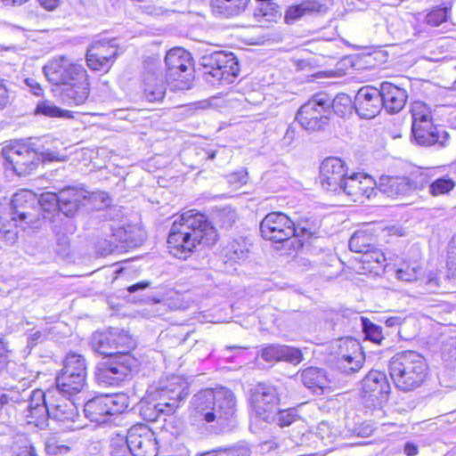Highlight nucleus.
I'll use <instances>...</instances> for the list:
<instances>
[{
    "instance_id": "obj_1",
    "label": "nucleus",
    "mask_w": 456,
    "mask_h": 456,
    "mask_svg": "<svg viewBox=\"0 0 456 456\" xmlns=\"http://www.w3.org/2000/svg\"><path fill=\"white\" fill-rule=\"evenodd\" d=\"M217 240L216 228L207 216L188 210L175 219L169 231V252L179 259H187L198 245H213Z\"/></svg>"
},
{
    "instance_id": "obj_2",
    "label": "nucleus",
    "mask_w": 456,
    "mask_h": 456,
    "mask_svg": "<svg viewBox=\"0 0 456 456\" xmlns=\"http://www.w3.org/2000/svg\"><path fill=\"white\" fill-rule=\"evenodd\" d=\"M189 395V383L180 376H171L150 387L139 406L140 415L147 421H156L161 414L174 413Z\"/></svg>"
},
{
    "instance_id": "obj_3",
    "label": "nucleus",
    "mask_w": 456,
    "mask_h": 456,
    "mask_svg": "<svg viewBox=\"0 0 456 456\" xmlns=\"http://www.w3.org/2000/svg\"><path fill=\"white\" fill-rule=\"evenodd\" d=\"M388 369L395 387L404 392L420 387L428 373L425 358L416 351L395 354L389 361Z\"/></svg>"
},
{
    "instance_id": "obj_4",
    "label": "nucleus",
    "mask_w": 456,
    "mask_h": 456,
    "mask_svg": "<svg viewBox=\"0 0 456 456\" xmlns=\"http://www.w3.org/2000/svg\"><path fill=\"white\" fill-rule=\"evenodd\" d=\"M102 237L97 241L98 251L102 255L121 252L140 246L145 234L140 229L116 222H106L102 225Z\"/></svg>"
},
{
    "instance_id": "obj_5",
    "label": "nucleus",
    "mask_w": 456,
    "mask_h": 456,
    "mask_svg": "<svg viewBox=\"0 0 456 456\" xmlns=\"http://www.w3.org/2000/svg\"><path fill=\"white\" fill-rule=\"evenodd\" d=\"M167 83L175 91H184L193 82V61L191 54L182 47L169 50L165 57Z\"/></svg>"
},
{
    "instance_id": "obj_6",
    "label": "nucleus",
    "mask_w": 456,
    "mask_h": 456,
    "mask_svg": "<svg viewBox=\"0 0 456 456\" xmlns=\"http://www.w3.org/2000/svg\"><path fill=\"white\" fill-rule=\"evenodd\" d=\"M411 134L415 142L420 146H446L449 134L442 127L433 124L430 112L424 105L417 103L412 109Z\"/></svg>"
},
{
    "instance_id": "obj_7",
    "label": "nucleus",
    "mask_w": 456,
    "mask_h": 456,
    "mask_svg": "<svg viewBox=\"0 0 456 456\" xmlns=\"http://www.w3.org/2000/svg\"><path fill=\"white\" fill-rule=\"evenodd\" d=\"M200 65L205 69V79L212 84H232L240 72L239 61L232 53L219 51L205 54L200 58Z\"/></svg>"
},
{
    "instance_id": "obj_8",
    "label": "nucleus",
    "mask_w": 456,
    "mask_h": 456,
    "mask_svg": "<svg viewBox=\"0 0 456 456\" xmlns=\"http://www.w3.org/2000/svg\"><path fill=\"white\" fill-rule=\"evenodd\" d=\"M130 401L124 393L101 395L87 401L84 405L86 417L99 424L111 422L129 406Z\"/></svg>"
},
{
    "instance_id": "obj_9",
    "label": "nucleus",
    "mask_w": 456,
    "mask_h": 456,
    "mask_svg": "<svg viewBox=\"0 0 456 456\" xmlns=\"http://www.w3.org/2000/svg\"><path fill=\"white\" fill-rule=\"evenodd\" d=\"M87 363L85 357L76 353H69L65 358L63 368L56 377L57 389L64 395H77L85 387Z\"/></svg>"
},
{
    "instance_id": "obj_10",
    "label": "nucleus",
    "mask_w": 456,
    "mask_h": 456,
    "mask_svg": "<svg viewBox=\"0 0 456 456\" xmlns=\"http://www.w3.org/2000/svg\"><path fill=\"white\" fill-rule=\"evenodd\" d=\"M430 168L419 169L409 176L381 175L377 189L391 198L406 196L412 191L424 189L429 183Z\"/></svg>"
},
{
    "instance_id": "obj_11",
    "label": "nucleus",
    "mask_w": 456,
    "mask_h": 456,
    "mask_svg": "<svg viewBox=\"0 0 456 456\" xmlns=\"http://www.w3.org/2000/svg\"><path fill=\"white\" fill-rule=\"evenodd\" d=\"M91 346L94 352L114 358L118 354H130L135 343L127 331L111 328L106 331L94 332L91 338Z\"/></svg>"
},
{
    "instance_id": "obj_12",
    "label": "nucleus",
    "mask_w": 456,
    "mask_h": 456,
    "mask_svg": "<svg viewBox=\"0 0 456 456\" xmlns=\"http://www.w3.org/2000/svg\"><path fill=\"white\" fill-rule=\"evenodd\" d=\"M40 154V149L31 142H15L2 150L5 167L12 168L20 176L28 175L37 168Z\"/></svg>"
},
{
    "instance_id": "obj_13",
    "label": "nucleus",
    "mask_w": 456,
    "mask_h": 456,
    "mask_svg": "<svg viewBox=\"0 0 456 456\" xmlns=\"http://www.w3.org/2000/svg\"><path fill=\"white\" fill-rule=\"evenodd\" d=\"M36 204L37 197L31 191H21L15 193L8 207L0 209V223L3 227L11 223L16 226L18 221L34 224L37 220Z\"/></svg>"
},
{
    "instance_id": "obj_14",
    "label": "nucleus",
    "mask_w": 456,
    "mask_h": 456,
    "mask_svg": "<svg viewBox=\"0 0 456 456\" xmlns=\"http://www.w3.org/2000/svg\"><path fill=\"white\" fill-rule=\"evenodd\" d=\"M134 365L135 359L130 354L104 359L96 365L95 380L103 387L118 386L130 376Z\"/></svg>"
},
{
    "instance_id": "obj_15",
    "label": "nucleus",
    "mask_w": 456,
    "mask_h": 456,
    "mask_svg": "<svg viewBox=\"0 0 456 456\" xmlns=\"http://www.w3.org/2000/svg\"><path fill=\"white\" fill-rule=\"evenodd\" d=\"M329 104L328 94H316L298 109L296 120L305 130L322 129L330 119Z\"/></svg>"
},
{
    "instance_id": "obj_16",
    "label": "nucleus",
    "mask_w": 456,
    "mask_h": 456,
    "mask_svg": "<svg viewBox=\"0 0 456 456\" xmlns=\"http://www.w3.org/2000/svg\"><path fill=\"white\" fill-rule=\"evenodd\" d=\"M295 222L282 212H271L260 223L261 236L276 243L294 239Z\"/></svg>"
},
{
    "instance_id": "obj_17",
    "label": "nucleus",
    "mask_w": 456,
    "mask_h": 456,
    "mask_svg": "<svg viewBox=\"0 0 456 456\" xmlns=\"http://www.w3.org/2000/svg\"><path fill=\"white\" fill-rule=\"evenodd\" d=\"M213 410L215 415L211 433L218 434L223 432L235 417L236 399L233 392L224 387L216 389Z\"/></svg>"
},
{
    "instance_id": "obj_18",
    "label": "nucleus",
    "mask_w": 456,
    "mask_h": 456,
    "mask_svg": "<svg viewBox=\"0 0 456 456\" xmlns=\"http://www.w3.org/2000/svg\"><path fill=\"white\" fill-rule=\"evenodd\" d=\"M215 405V390L205 389L193 395L191 402L189 420L198 428H205L211 432Z\"/></svg>"
},
{
    "instance_id": "obj_19",
    "label": "nucleus",
    "mask_w": 456,
    "mask_h": 456,
    "mask_svg": "<svg viewBox=\"0 0 456 456\" xmlns=\"http://www.w3.org/2000/svg\"><path fill=\"white\" fill-rule=\"evenodd\" d=\"M45 77L53 85H63L71 83L76 78L83 77L86 73L85 68L73 63L65 56L53 59L43 68Z\"/></svg>"
},
{
    "instance_id": "obj_20",
    "label": "nucleus",
    "mask_w": 456,
    "mask_h": 456,
    "mask_svg": "<svg viewBox=\"0 0 456 456\" xmlns=\"http://www.w3.org/2000/svg\"><path fill=\"white\" fill-rule=\"evenodd\" d=\"M251 402L256 414L261 419L271 422L280 402L277 388L269 384H258L253 391Z\"/></svg>"
},
{
    "instance_id": "obj_21",
    "label": "nucleus",
    "mask_w": 456,
    "mask_h": 456,
    "mask_svg": "<svg viewBox=\"0 0 456 456\" xmlns=\"http://www.w3.org/2000/svg\"><path fill=\"white\" fill-rule=\"evenodd\" d=\"M345 162L338 158L325 159L320 167V183L322 189L337 194L342 193L344 183L347 180Z\"/></svg>"
},
{
    "instance_id": "obj_22",
    "label": "nucleus",
    "mask_w": 456,
    "mask_h": 456,
    "mask_svg": "<svg viewBox=\"0 0 456 456\" xmlns=\"http://www.w3.org/2000/svg\"><path fill=\"white\" fill-rule=\"evenodd\" d=\"M60 389H49L48 412L49 418L59 422H74L78 417V411L76 404L66 397Z\"/></svg>"
},
{
    "instance_id": "obj_23",
    "label": "nucleus",
    "mask_w": 456,
    "mask_h": 456,
    "mask_svg": "<svg viewBox=\"0 0 456 456\" xmlns=\"http://www.w3.org/2000/svg\"><path fill=\"white\" fill-rule=\"evenodd\" d=\"M390 384L387 375L379 370H372L362 381V395L369 398L373 404H380L388 399Z\"/></svg>"
},
{
    "instance_id": "obj_24",
    "label": "nucleus",
    "mask_w": 456,
    "mask_h": 456,
    "mask_svg": "<svg viewBox=\"0 0 456 456\" xmlns=\"http://www.w3.org/2000/svg\"><path fill=\"white\" fill-rule=\"evenodd\" d=\"M353 105L361 118H375L382 110L378 88L370 86L361 87L354 96Z\"/></svg>"
},
{
    "instance_id": "obj_25",
    "label": "nucleus",
    "mask_w": 456,
    "mask_h": 456,
    "mask_svg": "<svg viewBox=\"0 0 456 456\" xmlns=\"http://www.w3.org/2000/svg\"><path fill=\"white\" fill-rule=\"evenodd\" d=\"M134 456H156L158 444L154 434L145 426H134L126 434Z\"/></svg>"
},
{
    "instance_id": "obj_26",
    "label": "nucleus",
    "mask_w": 456,
    "mask_h": 456,
    "mask_svg": "<svg viewBox=\"0 0 456 456\" xmlns=\"http://www.w3.org/2000/svg\"><path fill=\"white\" fill-rule=\"evenodd\" d=\"M381 98V106L387 113H398L404 107L408 95L403 88L390 82H382L378 88Z\"/></svg>"
},
{
    "instance_id": "obj_27",
    "label": "nucleus",
    "mask_w": 456,
    "mask_h": 456,
    "mask_svg": "<svg viewBox=\"0 0 456 456\" xmlns=\"http://www.w3.org/2000/svg\"><path fill=\"white\" fill-rule=\"evenodd\" d=\"M90 197V193L77 187H66L59 191V210L66 217H73L79 209L83 200Z\"/></svg>"
},
{
    "instance_id": "obj_28",
    "label": "nucleus",
    "mask_w": 456,
    "mask_h": 456,
    "mask_svg": "<svg viewBox=\"0 0 456 456\" xmlns=\"http://www.w3.org/2000/svg\"><path fill=\"white\" fill-rule=\"evenodd\" d=\"M326 9V0H302L287 8L284 20L287 24H293L304 18L322 12Z\"/></svg>"
},
{
    "instance_id": "obj_29",
    "label": "nucleus",
    "mask_w": 456,
    "mask_h": 456,
    "mask_svg": "<svg viewBox=\"0 0 456 456\" xmlns=\"http://www.w3.org/2000/svg\"><path fill=\"white\" fill-rule=\"evenodd\" d=\"M90 93L87 72L83 77L76 78L64 86L61 92V99L69 105H81L87 100Z\"/></svg>"
},
{
    "instance_id": "obj_30",
    "label": "nucleus",
    "mask_w": 456,
    "mask_h": 456,
    "mask_svg": "<svg viewBox=\"0 0 456 456\" xmlns=\"http://www.w3.org/2000/svg\"><path fill=\"white\" fill-rule=\"evenodd\" d=\"M48 403V390L44 392L43 390L37 389L31 393L28 405V411L29 412L28 417L31 419L28 421L29 423L34 422L37 427H42L46 424L47 412L49 410Z\"/></svg>"
},
{
    "instance_id": "obj_31",
    "label": "nucleus",
    "mask_w": 456,
    "mask_h": 456,
    "mask_svg": "<svg viewBox=\"0 0 456 456\" xmlns=\"http://www.w3.org/2000/svg\"><path fill=\"white\" fill-rule=\"evenodd\" d=\"M302 383L316 394H323L330 388V379L325 370L317 367H308L300 374Z\"/></svg>"
},
{
    "instance_id": "obj_32",
    "label": "nucleus",
    "mask_w": 456,
    "mask_h": 456,
    "mask_svg": "<svg viewBox=\"0 0 456 456\" xmlns=\"http://www.w3.org/2000/svg\"><path fill=\"white\" fill-rule=\"evenodd\" d=\"M319 224L316 219L312 216L302 217L295 222V235L294 240L297 242L295 246L294 241L291 242L292 247H302L305 240L310 239L312 236L317 233Z\"/></svg>"
},
{
    "instance_id": "obj_33",
    "label": "nucleus",
    "mask_w": 456,
    "mask_h": 456,
    "mask_svg": "<svg viewBox=\"0 0 456 456\" xmlns=\"http://www.w3.org/2000/svg\"><path fill=\"white\" fill-rule=\"evenodd\" d=\"M376 184L370 176L362 174L354 173L347 177V180L343 183L342 193L348 196L354 197V201H357L360 197L363 196L365 184Z\"/></svg>"
},
{
    "instance_id": "obj_34",
    "label": "nucleus",
    "mask_w": 456,
    "mask_h": 456,
    "mask_svg": "<svg viewBox=\"0 0 456 456\" xmlns=\"http://www.w3.org/2000/svg\"><path fill=\"white\" fill-rule=\"evenodd\" d=\"M348 244L351 251L362 254L374 248L377 237L370 230H359L351 236Z\"/></svg>"
},
{
    "instance_id": "obj_35",
    "label": "nucleus",
    "mask_w": 456,
    "mask_h": 456,
    "mask_svg": "<svg viewBox=\"0 0 456 456\" xmlns=\"http://www.w3.org/2000/svg\"><path fill=\"white\" fill-rule=\"evenodd\" d=\"M249 0H211V6L216 13L232 17L240 13Z\"/></svg>"
},
{
    "instance_id": "obj_36",
    "label": "nucleus",
    "mask_w": 456,
    "mask_h": 456,
    "mask_svg": "<svg viewBox=\"0 0 456 456\" xmlns=\"http://www.w3.org/2000/svg\"><path fill=\"white\" fill-rule=\"evenodd\" d=\"M363 356L357 352L350 354H342L335 362V366L341 372L353 374L362 369L363 364Z\"/></svg>"
},
{
    "instance_id": "obj_37",
    "label": "nucleus",
    "mask_w": 456,
    "mask_h": 456,
    "mask_svg": "<svg viewBox=\"0 0 456 456\" xmlns=\"http://www.w3.org/2000/svg\"><path fill=\"white\" fill-rule=\"evenodd\" d=\"M144 94L149 102H157L163 99L166 93V85L162 77L148 75L145 77Z\"/></svg>"
},
{
    "instance_id": "obj_38",
    "label": "nucleus",
    "mask_w": 456,
    "mask_h": 456,
    "mask_svg": "<svg viewBox=\"0 0 456 456\" xmlns=\"http://www.w3.org/2000/svg\"><path fill=\"white\" fill-rule=\"evenodd\" d=\"M452 14V4L450 3H443L442 4L434 6L425 16V22L431 27H438L446 22Z\"/></svg>"
},
{
    "instance_id": "obj_39",
    "label": "nucleus",
    "mask_w": 456,
    "mask_h": 456,
    "mask_svg": "<svg viewBox=\"0 0 456 456\" xmlns=\"http://www.w3.org/2000/svg\"><path fill=\"white\" fill-rule=\"evenodd\" d=\"M35 114L44 115L49 118H73L72 112L69 110H62L56 106L53 102L49 100H44L37 102L35 109Z\"/></svg>"
},
{
    "instance_id": "obj_40",
    "label": "nucleus",
    "mask_w": 456,
    "mask_h": 456,
    "mask_svg": "<svg viewBox=\"0 0 456 456\" xmlns=\"http://www.w3.org/2000/svg\"><path fill=\"white\" fill-rule=\"evenodd\" d=\"M213 221L216 225L221 228H231L237 219L236 210L231 206H225L216 208L213 212Z\"/></svg>"
},
{
    "instance_id": "obj_41",
    "label": "nucleus",
    "mask_w": 456,
    "mask_h": 456,
    "mask_svg": "<svg viewBox=\"0 0 456 456\" xmlns=\"http://www.w3.org/2000/svg\"><path fill=\"white\" fill-rule=\"evenodd\" d=\"M428 185V191L434 197H439L448 194L455 187V182L448 175L442 176L430 181Z\"/></svg>"
},
{
    "instance_id": "obj_42",
    "label": "nucleus",
    "mask_w": 456,
    "mask_h": 456,
    "mask_svg": "<svg viewBox=\"0 0 456 456\" xmlns=\"http://www.w3.org/2000/svg\"><path fill=\"white\" fill-rule=\"evenodd\" d=\"M362 331L365 335V338L377 345H383V341L386 340L383 328L371 322L366 318H362Z\"/></svg>"
},
{
    "instance_id": "obj_43",
    "label": "nucleus",
    "mask_w": 456,
    "mask_h": 456,
    "mask_svg": "<svg viewBox=\"0 0 456 456\" xmlns=\"http://www.w3.org/2000/svg\"><path fill=\"white\" fill-rule=\"evenodd\" d=\"M329 110L333 111L339 117H344L351 109L352 100L346 94H338L333 99L329 96Z\"/></svg>"
},
{
    "instance_id": "obj_44",
    "label": "nucleus",
    "mask_w": 456,
    "mask_h": 456,
    "mask_svg": "<svg viewBox=\"0 0 456 456\" xmlns=\"http://www.w3.org/2000/svg\"><path fill=\"white\" fill-rule=\"evenodd\" d=\"M93 52L98 53V57H101L104 61H109L112 65L117 56L116 45L111 42H97L91 46Z\"/></svg>"
},
{
    "instance_id": "obj_45",
    "label": "nucleus",
    "mask_w": 456,
    "mask_h": 456,
    "mask_svg": "<svg viewBox=\"0 0 456 456\" xmlns=\"http://www.w3.org/2000/svg\"><path fill=\"white\" fill-rule=\"evenodd\" d=\"M298 419V415L297 414V411L293 408L280 411L279 409L276 410L275 413L273 414V419H272V421L276 422L280 427H289L292 423H294Z\"/></svg>"
},
{
    "instance_id": "obj_46",
    "label": "nucleus",
    "mask_w": 456,
    "mask_h": 456,
    "mask_svg": "<svg viewBox=\"0 0 456 456\" xmlns=\"http://www.w3.org/2000/svg\"><path fill=\"white\" fill-rule=\"evenodd\" d=\"M86 63L87 66L93 70H107L111 66L109 61H104L101 57H98V53L93 52L91 47L87 50L86 53Z\"/></svg>"
},
{
    "instance_id": "obj_47",
    "label": "nucleus",
    "mask_w": 456,
    "mask_h": 456,
    "mask_svg": "<svg viewBox=\"0 0 456 456\" xmlns=\"http://www.w3.org/2000/svg\"><path fill=\"white\" fill-rule=\"evenodd\" d=\"M219 450L221 456H251L252 453L249 445L244 442Z\"/></svg>"
},
{
    "instance_id": "obj_48",
    "label": "nucleus",
    "mask_w": 456,
    "mask_h": 456,
    "mask_svg": "<svg viewBox=\"0 0 456 456\" xmlns=\"http://www.w3.org/2000/svg\"><path fill=\"white\" fill-rule=\"evenodd\" d=\"M248 250L239 241H232L226 248L225 255L232 260H242L247 257Z\"/></svg>"
},
{
    "instance_id": "obj_49",
    "label": "nucleus",
    "mask_w": 456,
    "mask_h": 456,
    "mask_svg": "<svg viewBox=\"0 0 456 456\" xmlns=\"http://www.w3.org/2000/svg\"><path fill=\"white\" fill-rule=\"evenodd\" d=\"M281 359L292 364H298L303 360V354L300 349L289 346H281Z\"/></svg>"
},
{
    "instance_id": "obj_50",
    "label": "nucleus",
    "mask_w": 456,
    "mask_h": 456,
    "mask_svg": "<svg viewBox=\"0 0 456 456\" xmlns=\"http://www.w3.org/2000/svg\"><path fill=\"white\" fill-rule=\"evenodd\" d=\"M361 261L363 264L376 263L382 265L386 261V256L384 253L377 248V245H375L374 248H370L368 252L362 253Z\"/></svg>"
},
{
    "instance_id": "obj_51",
    "label": "nucleus",
    "mask_w": 456,
    "mask_h": 456,
    "mask_svg": "<svg viewBox=\"0 0 456 456\" xmlns=\"http://www.w3.org/2000/svg\"><path fill=\"white\" fill-rule=\"evenodd\" d=\"M39 203L45 210H51L52 208H59V192H45L42 193L40 198L37 199V204Z\"/></svg>"
},
{
    "instance_id": "obj_52",
    "label": "nucleus",
    "mask_w": 456,
    "mask_h": 456,
    "mask_svg": "<svg viewBox=\"0 0 456 456\" xmlns=\"http://www.w3.org/2000/svg\"><path fill=\"white\" fill-rule=\"evenodd\" d=\"M419 271L420 270L419 266H411L406 265L404 267L397 270L396 277L401 281L409 282L414 281L418 280Z\"/></svg>"
},
{
    "instance_id": "obj_53",
    "label": "nucleus",
    "mask_w": 456,
    "mask_h": 456,
    "mask_svg": "<svg viewBox=\"0 0 456 456\" xmlns=\"http://www.w3.org/2000/svg\"><path fill=\"white\" fill-rule=\"evenodd\" d=\"M53 232L56 236V242L58 247V252L62 255H68L70 246V240L69 234L61 232V227L53 228Z\"/></svg>"
},
{
    "instance_id": "obj_54",
    "label": "nucleus",
    "mask_w": 456,
    "mask_h": 456,
    "mask_svg": "<svg viewBox=\"0 0 456 456\" xmlns=\"http://www.w3.org/2000/svg\"><path fill=\"white\" fill-rule=\"evenodd\" d=\"M281 346L280 345H271L265 348H264L261 352V357L268 362H279L281 359Z\"/></svg>"
},
{
    "instance_id": "obj_55",
    "label": "nucleus",
    "mask_w": 456,
    "mask_h": 456,
    "mask_svg": "<svg viewBox=\"0 0 456 456\" xmlns=\"http://www.w3.org/2000/svg\"><path fill=\"white\" fill-rule=\"evenodd\" d=\"M12 102V96L8 88L7 81L0 78V111L11 105Z\"/></svg>"
},
{
    "instance_id": "obj_56",
    "label": "nucleus",
    "mask_w": 456,
    "mask_h": 456,
    "mask_svg": "<svg viewBox=\"0 0 456 456\" xmlns=\"http://www.w3.org/2000/svg\"><path fill=\"white\" fill-rule=\"evenodd\" d=\"M45 451L48 454H65L69 451V447L60 444L54 438H51L45 444Z\"/></svg>"
},
{
    "instance_id": "obj_57",
    "label": "nucleus",
    "mask_w": 456,
    "mask_h": 456,
    "mask_svg": "<svg viewBox=\"0 0 456 456\" xmlns=\"http://www.w3.org/2000/svg\"><path fill=\"white\" fill-rule=\"evenodd\" d=\"M47 335H48V333H47L46 330H36V331L30 333L27 338V340H28L27 347L32 349L37 345L43 343L46 339Z\"/></svg>"
},
{
    "instance_id": "obj_58",
    "label": "nucleus",
    "mask_w": 456,
    "mask_h": 456,
    "mask_svg": "<svg viewBox=\"0 0 456 456\" xmlns=\"http://www.w3.org/2000/svg\"><path fill=\"white\" fill-rule=\"evenodd\" d=\"M227 180L229 183L234 185L235 187L245 184L247 183V172L244 170H240L230 174L227 176Z\"/></svg>"
},
{
    "instance_id": "obj_59",
    "label": "nucleus",
    "mask_w": 456,
    "mask_h": 456,
    "mask_svg": "<svg viewBox=\"0 0 456 456\" xmlns=\"http://www.w3.org/2000/svg\"><path fill=\"white\" fill-rule=\"evenodd\" d=\"M24 84L28 87V89L30 91L31 94H33L36 96H42L44 94V89L41 86V85L33 77H27L24 79Z\"/></svg>"
},
{
    "instance_id": "obj_60",
    "label": "nucleus",
    "mask_w": 456,
    "mask_h": 456,
    "mask_svg": "<svg viewBox=\"0 0 456 456\" xmlns=\"http://www.w3.org/2000/svg\"><path fill=\"white\" fill-rule=\"evenodd\" d=\"M71 217L68 219H61L59 224H54L55 227H61V232H65L67 234H73L77 230V225L75 222L70 219Z\"/></svg>"
},
{
    "instance_id": "obj_61",
    "label": "nucleus",
    "mask_w": 456,
    "mask_h": 456,
    "mask_svg": "<svg viewBox=\"0 0 456 456\" xmlns=\"http://www.w3.org/2000/svg\"><path fill=\"white\" fill-rule=\"evenodd\" d=\"M10 401L17 402L18 394L10 390H4V393L0 395V405L4 406V404H7Z\"/></svg>"
},
{
    "instance_id": "obj_62",
    "label": "nucleus",
    "mask_w": 456,
    "mask_h": 456,
    "mask_svg": "<svg viewBox=\"0 0 456 456\" xmlns=\"http://www.w3.org/2000/svg\"><path fill=\"white\" fill-rule=\"evenodd\" d=\"M7 352L4 342L0 339V372L4 370L9 362Z\"/></svg>"
},
{
    "instance_id": "obj_63",
    "label": "nucleus",
    "mask_w": 456,
    "mask_h": 456,
    "mask_svg": "<svg viewBox=\"0 0 456 456\" xmlns=\"http://www.w3.org/2000/svg\"><path fill=\"white\" fill-rule=\"evenodd\" d=\"M143 9L146 13L154 15V16H161L168 12L167 9H164L161 6L146 5V6H143Z\"/></svg>"
},
{
    "instance_id": "obj_64",
    "label": "nucleus",
    "mask_w": 456,
    "mask_h": 456,
    "mask_svg": "<svg viewBox=\"0 0 456 456\" xmlns=\"http://www.w3.org/2000/svg\"><path fill=\"white\" fill-rule=\"evenodd\" d=\"M403 452L407 456H415L418 454L419 449H418V446L414 443L407 442L404 444Z\"/></svg>"
}]
</instances>
